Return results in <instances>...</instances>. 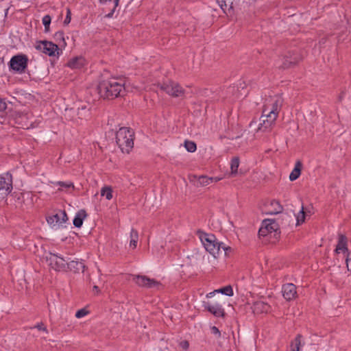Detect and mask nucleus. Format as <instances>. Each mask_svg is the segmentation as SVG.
I'll return each instance as SVG.
<instances>
[{"mask_svg": "<svg viewBox=\"0 0 351 351\" xmlns=\"http://www.w3.org/2000/svg\"><path fill=\"white\" fill-rule=\"evenodd\" d=\"M34 328L38 329L39 330H43V331H45L46 332H48V330H47V328L45 326H44L43 323H40V324H36L34 326Z\"/></svg>", "mask_w": 351, "mask_h": 351, "instance_id": "79ce46f5", "label": "nucleus"}, {"mask_svg": "<svg viewBox=\"0 0 351 351\" xmlns=\"http://www.w3.org/2000/svg\"><path fill=\"white\" fill-rule=\"evenodd\" d=\"M204 307L215 317H223L225 315L224 309L220 304L204 302Z\"/></svg>", "mask_w": 351, "mask_h": 351, "instance_id": "4468645a", "label": "nucleus"}, {"mask_svg": "<svg viewBox=\"0 0 351 351\" xmlns=\"http://www.w3.org/2000/svg\"><path fill=\"white\" fill-rule=\"evenodd\" d=\"M86 217V211L84 210H80V211H78L74 219H73V225L76 227V228H80L82 224H83V221L84 219V218Z\"/></svg>", "mask_w": 351, "mask_h": 351, "instance_id": "412c9836", "label": "nucleus"}, {"mask_svg": "<svg viewBox=\"0 0 351 351\" xmlns=\"http://www.w3.org/2000/svg\"><path fill=\"white\" fill-rule=\"evenodd\" d=\"M346 265L349 270H351V253L348 252L346 256Z\"/></svg>", "mask_w": 351, "mask_h": 351, "instance_id": "a19ab883", "label": "nucleus"}, {"mask_svg": "<svg viewBox=\"0 0 351 351\" xmlns=\"http://www.w3.org/2000/svg\"><path fill=\"white\" fill-rule=\"evenodd\" d=\"M51 16L48 14L44 16L43 18L42 21H43V25L45 26V32H47L49 30V25L51 23Z\"/></svg>", "mask_w": 351, "mask_h": 351, "instance_id": "473e14b6", "label": "nucleus"}, {"mask_svg": "<svg viewBox=\"0 0 351 351\" xmlns=\"http://www.w3.org/2000/svg\"><path fill=\"white\" fill-rule=\"evenodd\" d=\"M36 49L49 56H55L59 54V48L56 44L51 41H40L36 45Z\"/></svg>", "mask_w": 351, "mask_h": 351, "instance_id": "9b49d317", "label": "nucleus"}, {"mask_svg": "<svg viewBox=\"0 0 351 351\" xmlns=\"http://www.w3.org/2000/svg\"><path fill=\"white\" fill-rule=\"evenodd\" d=\"M160 89L173 97H182L184 95V90L178 83L169 82L160 85Z\"/></svg>", "mask_w": 351, "mask_h": 351, "instance_id": "6e6552de", "label": "nucleus"}, {"mask_svg": "<svg viewBox=\"0 0 351 351\" xmlns=\"http://www.w3.org/2000/svg\"><path fill=\"white\" fill-rule=\"evenodd\" d=\"M84 62L82 57H75L68 62L67 66L71 69H80L83 66Z\"/></svg>", "mask_w": 351, "mask_h": 351, "instance_id": "4be33fe9", "label": "nucleus"}, {"mask_svg": "<svg viewBox=\"0 0 351 351\" xmlns=\"http://www.w3.org/2000/svg\"><path fill=\"white\" fill-rule=\"evenodd\" d=\"M220 180L219 178L217 177H208L206 176H199L197 180V185L200 186H207L213 182H216Z\"/></svg>", "mask_w": 351, "mask_h": 351, "instance_id": "aec40b11", "label": "nucleus"}, {"mask_svg": "<svg viewBox=\"0 0 351 351\" xmlns=\"http://www.w3.org/2000/svg\"><path fill=\"white\" fill-rule=\"evenodd\" d=\"M239 167V157H234L231 160L230 162V169H231V175L235 176L238 172V168Z\"/></svg>", "mask_w": 351, "mask_h": 351, "instance_id": "c756f323", "label": "nucleus"}, {"mask_svg": "<svg viewBox=\"0 0 351 351\" xmlns=\"http://www.w3.org/2000/svg\"><path fill=\"white\" fill-rule=\"evenodd\" d=\"M283 104V99L280 96H275L271 99V103L267 104L263 107V113L272 111L276 115H278L280 110Z\"/></svg>", "mask_w": 351, "mask_h": 351, "instance_id": "f8f14e48", "label": "nucleus"}, {"mask_svg": "<svg viewBox=\"0 0 351 351\" xmlns=\"http://www.w3.org/2000/svg\"><path fill=\"white\" fill-rule=\"evenodd\" d=\"M71 10L69 9H67V11H66V18L64 21V25H67L70 23L71 22Z\"/></svg>", "mask_w": 351, "mask_h": 351, "instance_id": "58836bf2", "label": "nucleus"}, {"mask_svg": "<svg viewBox=\"0 0 351 351\" xmlns=\"http://www.w3.org/2000/svg\"><path fill=\"white\" fill-rule=\"evenodd\" d=\"M276 205L278 206V209H277V208L276 209V211L274 212V213H275V214H277V213H278L281 212V209H282V208H281V206L278 204V202H276Z\"/></svg>", "mask_w": 351, "mask_h": 351, "instance_id": "c03bdc74", "label": "nucleus"}, {"mask_svg": "<svg viewBox=\"0 0 351 351\" xmlns=\"http://www.w3.org/2000/svg\"><path fill=\"white\" fill-rule=\"evenodd\" d=\"M134 132L129 128H121L116 134V143L123 152L129 153L134 146Z\"/></svg>", "mask_w": 351, "mask_h": 351, "instance_id": "f03ea898", "label": "nucleus"}, {"mask_svg": "<svg viewBox=\"0 0 351 351\" xmlns=\"http://www.w3.org/2000/svg\"><path fill=\"white\" fill-rule=\"evenodd\" d=\"M278 116L272 111L263 113L260 118L261 123H259L258 130L265 132L269 130L274 124Z\"/></svg>", "mask_w": 351, "mask_h": 351, "instance_id": "0eeeda50", "label": "nucleus"}, {"mask_svg": "<svg viewBox=\"0 0 351 351\" xmlns=\"http://www.w3.org/2000/svg\"><path fill=\"white\" fill-rule=\"evenodd\" d=\"M180 346L182 349L186 350V349H188L189 344L188 341H182L180 342Z\"/></svg>", "mask_w": 351, "mask_h": 351, "instance_id": "37998d69", "label": "nucleus"}, {"mask_svg": "<svg viewBox=\"0 0 351 351\" xmlns=\"http://www.w3.org/2000/svg\"><path fill=\"white\" fill-rule=\"evenodd\" d=\"M305 213L304 211V206H302L298 215H297V224H300L304 221Z\"/></svg>", "mask_w": 351, "mask_h": 351, "instance_id": "72a5a7b5", "label": "nucleus"}, {"mask_svg": "<svg viewBox=\"0 0 351 351\" xmlns=\"http://www.w3.org/2000/svg\"><path fill=\"white\" fill-rule=\"evenodd\" d=\"M267 228L263 225V222L262 223V226L259 229L258 234L260 236L265 237L269 234Z\"/></svg>", "mask_w": 351, "mask_h": 351, "instance_id": "e433bc0d", "label": "nucleus"}, {"mask_svg": "<svg viewBox=\"0 0 351 351\" xmlns=\"http://www.w3.org/2000/svg\"><path fill=\"white\" fill-rule=\"evenodd\" d=\"M184 147L189 152H194L197 149L196 144L191 141H186L184 142Z\"/></svg>", "mask_w": 351, "mask_h": 351, "instance_id": "2f4dec72", "label": "nucleus"}, {"mask_svg": "<svg viewBox=\"0 0 351 351\" xmlns=\"http://www.w3.org/2000/svg\"><path fill=\"white\" fill-rule=\"evenodd\" d=\"M211 333L214 335L217 336V337H219L221 336V332L217 327L216 326H212L210 328Z\"/></svg>", "mask_w": 351, "mask_h": 351, "instance_id": "ea45409f", "label": "nucleus"}, {"mask_svg": "<svg viewBox=\"0 0 351 351\" xmlns=\"http://www.w3.org/2000/svg\"><path fill=\"white\" fill-rule=\"evenodd\" d=\"M56 185L59 186L58 190L64 192H70L74 189V184L71 182H62L59 181L55 183Z\"/></svg>", "mask_w": 351, "mask_h": 351, "instance_id": "b1692460", "label": "nucleus"}, {"mask_svg": "<svg viewBox=\"0 0 351 351\" xmlns=\"http://www.w3.org/2000/svg\"><path fill=\"white\" fill-rule=\"evenodd\" d=\"M263 225H265L269 233L276 232L278 228V223L273 219H265L263 220Z\"/></svg>", "mask_w": 351, "mask_h": 351, "instance_id": "393cba45", "label": "nucleus"}, {"mask_svg": "<svg viewBox=\"0 0 351 351\" xmlns=\"http://www.w3.org/2000/svg\"><path fill=\"white\" fill-rule=\"evenodd\" d=\"M101 195L106 197V199L110 200L112 198V189L110 186H105L101 189Z\"/></svg>", "mask_w": 351, "mask_h": 351, "instance_id": "7c9ffc66", "label": "nucleus"}, {"mask_svg": "<svg viewBox=\"0 0 351 351\" xmlns=\"http://www.w3.org/2000/svg\"><path fill=\"white\" fill-rule=\"evenodd\" d=\"M132 280L138 286L147 289H158V287L161 285L158 281H156L152 278H149L145 276H133Z\"/></svg>", "mask_w": 351, "mask_h": 351, "instance_id": "9d476101", "label": "nucleus"}, {"mask_svg": "<svg viewBox=\"0 0 351 351\" xmlns=\"http://www.w3.org/2000/svg\"><path fill=\"white\" fill-rule=\"evenodd\" d=\"M302 167V162L299 160L297 161L295 165L294 169H293V171H291V173L289 175V180L291 181H294L299 178L300 173H301Z\"/></svg>", "mask_w": 351, "mask_h": 351, "instance_id": "5701e85b", "label": "nucleus"}, {"mask_svg": "<svg viewBox=\"0 0 351 351\" xmlns=\"http://www.w3.org/2000/svg\"><path fill=\"white\" fill-rule=\"evenodd\" d=\"M120 0H99L100 5L108 8L110 12L106 15V18H112L113 14L119 5Z\"/></svg>", "mask_w": 351, "mask_h": 351, "instance_id": "dca6fc26", "label": "nucleus"}, {"mask_svg": "<svg viewBox=\"0 0 351 351\" xmlns=\"http://www.w3.org/2000/svg\"><path fill=\"white\" fill-rule=\"evenodd\" d=\"M93 289H94V290H95V291H99V287H98L97 285H95V286L93 287Z\"/></svg>", "mask_w": 351, "mask_h": 351, "instance_id": "a18cd8bd", "label": "nucleus"}, {"mask_svg": "<svg viewBox=\"0 0 351 351\" xmlns=\"http://www.w3.org/2000/svg\"><path fill=\"white\" fill-rule=\"evenodd\" d=\"M12 176L10 173L0 175V199H3L12 191Z\"/></svg>", "mask_w": 351, "mask_h": 351, "instance_id": "423d86ee", "label": "nucleus"}, {"mask_svg": "<svg viewBox=\"0 0 351 351\" xmlns=\"http://www.w3.org/2000/svg\"><path fill=\"white\" fill-rule=\"evenodd\" d=\"M270 306L263 301L254 302L252 306L254 313L259 314L267 313L270 310Z\"/></svg>", "mask_w": 351, "mask_h": 351, "instance_id": "a211bd4d", "label": "nucleus"}, {"mask_svg": "<svg viewBox=\"0 0 351 351\" xmlns=\"http://www.w3.org/2000/svg\"><path fill=\"white\" fill-rule=\"evenodd\" d=\"M138 240V233L134 229H132L130 232V246L133 249L136 248L137 246V243Z\"/></svg>", "mask_w": 351, "mask_h": 351, "instance_id": "cd10ccee", "label": "nucleus"}, {"mask_svg": "<svg viewBox=\"0 0 351 351\" xmlns=\"http://www.w3.org/2000/svg\"><path fill=\"white\" fill-rule=\"evenodd\" d=\"M200 240L206 250L214 257H216L217 255L219 254L221 248L225 252L230 250V247H226L222 243H219L215 236L213 234L203 233L200 236Z\"/></svg>", "mask_w": 351, "mask_h": 351, "instance_id": "7ed1b4c3", "label": "nucleus"}, {"mask_svg": "<svg viewBox=\"0 0 351 351\" xmlns=\"http://www.w3.org/2000/svg\"><path fill=\"white\" fill-rule=\"evenodd\" d=\"M215 292L221 293L227 296H232L234 294L232 287L230 285H228L219 289L215 290L214 292L210 293L209 295H212Z\"/></svg>", "mask_w": 351, "mask_h": 351, "instance_id": "c85d7f7f", "label": "nucleus"}, {"mask_svg": "<svg viewBox=\"0 0 351 351\" xmlns=\"http://www.w3.org/2000/svg\"><path fill=\"white\" fill-rule=\"evenodd\" d=\"M217 2L224 12L232 8L233 0H217Z\"/></svg>", "mask_w": 351, "mask_h": 351, "instance_id": "bb28decb", "label": "nucleus"}, {"mask_svg": "<svg viewBox=\"0 0 351 351\" xmlns=\"http://www.w3.org/2000/svg\"><path fill=\"white\" fill-rule=\"evenodd\" d=\"M7 108V104L4 99H0V113L1 116L5 114V110Z\"/></svg>", "mask_w": 351, "mask_h": 351, "instance_id": "c9c22d12", "label": "nucleus"}, {"mask_svg": "<svg viewBox=\"0 0 351 351\" xmlns=\"http://www.w3.org/2000/svg\"><path fill=\"white\" fill-rule=\"evenodd\" d=\"M67 220V215L64 210H59L56 214L47 217V223L52 226L62 225Z\"/></svg>", "mask_w": 351, "mask_h": 351, "instance_id": "ddd939ff", "label": "nucleus"}, {"mask_svg": "<svg viewBox=\"0 0 351 351\" xmlns=\"http://www.w3.org/2000/svg\"><path fill=\"white\" fill-rule=\"evenodd\" d=\"M98 92L101 97L106 99L121 97L125 93L123 81L116 77L104 80L99 82Z\"/></svg>", "mask_w": 351, "mask_h": 351, "instance_id": "f257e3e1", "label": "nucleus"}, {"mask_svg": "<svg viewBox=\"0 0 351 351\" xmlns=\"http://www.w3.org/2000/svg\"><path fill=\"white\" fill-rule=\"evenodd\" d=\"M299 61L297 54L291 51L286 53L282 59L276 62V66L281 69H287L295 64Z\"/></svg>", "mask_w": 351, "mask_h": 351, "instance_id": "1a4fd4ad", "label": "nucleus"}, {"mask_svg": "<svg viewBox=\"0 0 351 351\" xmlns=\"http://www.w3.org/2000/svg\"><path fill=\"white\" fill-rule=\"evenodd\" d=\"M85 265L82 261H67L66 269H69L74 273H78L80 271L84 272Z\"/></svg>", "mask_w": 351, "mask_h": 351, "instance_id": "6ab92c4d", "label": "nucleus"}, {"mask_svg": "<svg viewBox=\"0 0 351 351\" xmlns=\"http://www.w3.org/2000/svg\"><path fill=\"white\" fill-rule=\"evenodd\" d=\"M282 295L286 300H291L296 295V287L292 283H287L282 286Z\"/></svg>", "mask_w": 351, "mask_h": 351, "instance_id": "2eb2a0df", "label": "nucleus"}, {"mask_svg": "<svg viewBox=\"0 0 351 351\" xmlns=\"http://www.w3.org/2000/svg\"><path fill=\"white\" fill-rule=\"evenodd\" d=\"M44 258L52 269L56 271H66L67 260L62 256L51 252L46 253Z\"/></svg>", "mask_w": 351, "mask_h": 351, "instance_id": "39448f33", "label": "nucleus"}, {"mask_svg": "<svg viewBox=\"0 0 351 351\" xmlns=\"http://www.w3.org/2000/svg\"><path fill=\"white\" fill-rule=\"evenodd\" d=\"M88 313V311L85 308H82L78 310L75 313V317L77 318H82L86 315Z\"/></svg>", "mask_w": 351, "mask_h": 351, "instance_id": "4c0bfd02", "label": "nucleus"}, {"mask_svg": "<svg viewBox=\"0 0 351 351\" xmlns=\"http://www.w3.org/2000/svg\"><path fill=\"white\" fill-rule=\"evenodd\" d=\"M302 336L300 334L295 337L291 345V351H300V347L304 345V343H302Z\"/></svg>", "mask_w": 351, "mask_h": 351, "instance_id": "a878e982", "label": "nucleus"}, {"mask_svg": "<svg viewBox=\"0 0 351 351\" xmlns=\"http://www.w3.org/2000/svg\"><path fill=\"white\" fill-rule=\"evenodd\" d=\"M335 252L337 254H339L341 252L348 254V252H349L348 248V239L345 235L342 234H339L338 235V242Z\"/></svg>", "mask_w": 351, "mask_h": 351, "instance_id": "f3484780", "label": "nucleus"}, {"mask_svg": "<svg viewBox=\"0 0 351 351\" xmlns=\"http://www.w3.org/2000/svg\"><path fill=\"white\" fill-rule=\"evenodd\" d=\"M28 58L25 54H17L10 59L8 66L11 71L14 73L22 74L24 73L27 67Z\"/></svg>", "mask_w": 351, "mask_h": 351, "instance_id": "20e7f679", "label": "nucleus"}, {"mask_svg": "<svg viewBox=\"0 0 351 351\" xmlns=\"http://www.w3.org/2000/svg\"><path fill=\"white\" fill-rule=\"evenodd\" d=\"M54 38L56 42L62 41L64 44H65L63 32L60 31L56 32L54 35Z\"/></svg>", "mask_w": 351, "mask_h": 351, "instance_id": "f704fd0d", "label": "nucleus"}]
</instances>
